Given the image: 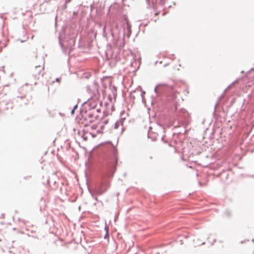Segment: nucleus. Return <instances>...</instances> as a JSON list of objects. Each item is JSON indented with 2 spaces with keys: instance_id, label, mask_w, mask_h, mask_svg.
<instances>
[{
  "instance_id": "obj_2",
  "label": "nucleus",
  "mask_w": 254,
  "mask_h": 254,
  "mask_svg": "<svg viewBox=\"0 0 254 254\" xmlns=\"http://www.w3.org/2000/svg\"><path fill=\"white\" fill-rule=\"evenodd\" d=\"M160 14V12L159 11H157L155 13V15L157 16Z\"/></svg>"
},
{
  "instance_id": "obj_1",
  "label": "nucleus",
  "mask_w": 254,
  "mask_h": 254,
  "mask_svg": "<svg viewBox=\"0 0 254 254\" xmlns=\"http://www.w3.org/2000/svg\"><path fill=\"white\" fill-rule=\"evenodd\" d=\"M97 126L95 125H93L89 130L84 132L83 135V137L84 140H88L91 136L94 138L96 136L97 133L99 132L98 130H96Z\"/></svg>"
},
{
  "instance_id": "obj_3",
  "label": "nucleus",
  "mask_w": 254,
  "mask_h": 254,
  "mask_svg": "<svg viewBox=\"0 0 254 254\" xmlns=\"http://www.w3.org/2000/svg\"><path fill=\"white\" fill-rule=\"evenodd\" d=\"M97 193L98 194H101L102 193V192H97Z\"/></svg>"
}]
</instances>
